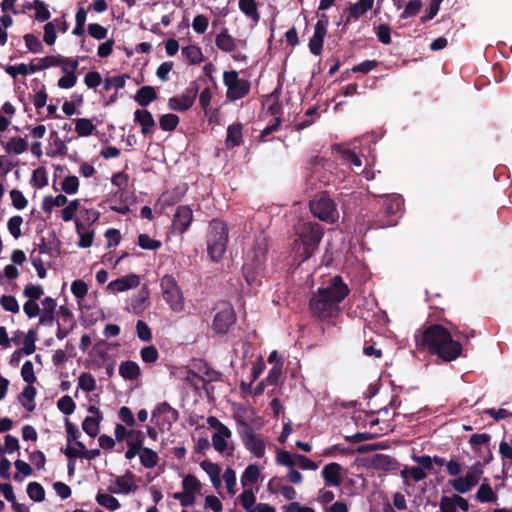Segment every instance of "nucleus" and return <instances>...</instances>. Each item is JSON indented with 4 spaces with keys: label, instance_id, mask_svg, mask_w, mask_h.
I'll return each mask as SVG.
<instances>
[{
    "label": "nucleus",
    "instance_id": "nucleus-1",
    "mask_svg": "<svg viewBox=\"0 0 512 512\" xmlns=\"http://www.w3.org/2000/svg\"><path fill=\"white\" fill-rule=\"evenodd\" d=\"M417 346L430 355H436L443 362H452L462 356L463 345L455 340L444 325L432 323L424 327L415 337Z\"/></svg>",
    "mask_w": 512,
    "mask_h": 512
},
{
    "label": "nucleus",
    "instance_id": "nucleus-2",
    "mask_svg": "<svg viewBox=\"0 0 512 512\" xmlns=\"http://www.w3.org/2000/svg\"><path fill=\"white\" fill-rule=\"evenodd\" d=\"M349 288L341 275L332 277L325 287L313 292L309 299V308L313 316L330 319L340 313V302L349 295Z\"/></svg>",
    "mask_w": 512,
    "mask_h": 512
},
{
    "label": "nucleus",
    "instance_id": "nucleus-3",
    "mask_svg": "<svg viewBox=\"0 0 512 512\" xmlns=\"http://www.w3.org/2000/svg\"><path fill=\"white\" fill-rule=\"evenodd\" d=\"M323 235L324 229L317 222H302L294 227L292 250L300 263L318 251Z\"/></svg>",
    "mask_w": 512,
    "mask_h": 512
},
{
    "label": "nucleus",
    "instance_id": "nucleus-4",
    "mask_svg": "<svg viewBox=\"0 0 512 512\" xmlns=\"http://www.w3.org/2000/svg\"><path fill=\"white\" fill-rule=\"evenodd\" d=\"M379 211L371 221V228L379 229L397 225L405 200L399 193H383L378 196Z\"/></svg>",
    "mask_w": 512,
    "mask_h": 512
},
{
    "label": "nucleus",
    "instance_id": "nucleus-5",
    "mask_svg": "<svg viewBox=\"0 0 512 512\" xmlns=\"http://www.w3.org/2000/svg\"><path fill=\"white\" fill-rule=\"evenodd\" d=\"M229 229L227 224L214 218L209 224L207 233V252L213 261L223 258L228 244Z\"/></svg>",
    "mask_w": 512,
    "mask_h": 512
},
{
    "label": "nucleus",
    "instance_id": "nucleus-6",
    "mask_svg": "<svg viewBox=\"0 0 512 512\" xmlns=\"http://www.w3.org/2000/svg\"><path fill=\"white\" fill-rule=\"evenodd\" d=\"M311 212L326 223H335L339 219V211L335 202L327 192H321L310 202Z\"/></svg>",
    "mask_w": 512,
    "mask_h": 512
},
{
    "label": "nucleus",
    "instance_id": "nucleus-7",
    "mask_svg": "<svg viewBox=\"0 0 512 512\" xmlns=\"http://www.w3.org/2000/svg\"><path fill=\"white\" fill-rule=\"evenodd\" d=\"M163 298L173 312L184 310V297L173 275L166 274L160 280Z\"/></svg>",
    "mask_w": 512,
    "mask_h": 512
},
{
    "label": "nucleus",
    "instance_id": "nucleus-8",
    "mask_svg": "<svg viewBox=\"0 0 512 512\" xmlns=\"http://www.w3.org/2000/svg\"><path fill=\"white\" fill-rule=\"evenodd\" d=\"M223 82L227 88L226 97L236 101L247 96L251 89V83L238 77L237 71H226L223 74Z\"/></svg>",
    "mask_w": 512,
    "mask_h": 512
},
{
    "label": "nucleus",
    "instance_id": "nucleus-9",
    "mask_svg": "<svg viewBox=\"0 0 512 512\" xmlns=\"http://www.w3.org/2000/svg\"><path fill=\"white\" fill-rule=\"evenodd\" d=\"M179 419V412L168 402L158 404L152 412V421L160 432L169 431Z\"/></svg>",
    "mask_w": 512,
    "mask_h": 512
},
{
    "label": "nucleus",
    "instance_id": "nucleus-10",
    "mask_svg": "<svg viewBox=\"0 0 512 512\" xmlns=\"http://www.w3.org/2000/svg\"><path fill=\"white\" fill-rule=\"evenodd\" d=\"M237 321L235 310L229 303H223L214 315L212 329L216 334H227L233 324Z\"/></svg>",
    "mask_w": 512,
    "mask_h": 512
},
{
    "label": "nucleus",
    "instance_id": "nucleus-11",
    "mask_svg": "<svg viewBox=\"0 0 512 512\" xmlns=\"http://www.w3.org/2000/svg\"><path fill=\"white\" fill-rule=\"evenodd\" d=\"M239 424L243 426V429L239 433L246 449L251 451L258 458L264 456L265 442L263 438L257 435L247 423L240 421Z\"/></svg>",
    "mask_w": 512,
    "mask_h": 512
},
{
    "label": "nucleus",
    "instance_id": "nucleus-12",
    "mask_svg": "<svg viewBox=\"0 0 512 512\" xmlns=\"http://www.w3.org/2000/svg\"><path fill=\"white\" fill-rule=\"evenodd\" d=\"M199 92V86L196 81H192L189 87L185 89L180 97H172L168 101L172 111L186 112L195 103V99Z\"/></svg>",
    "mask_w": 512,
    "mask_h": 512
},
{
    "label": "nucleus",
    "instance_id": "nucleus-13",
    "mask_svg": "<svg viewBox=\"0 0 512 512\" xmlns=\"http://www.w3.org/2000/svg\"><path fill=\"white\" fill-rule=\"evenodd\" d=\"M193 222V210L187 205L176 208L172 218V228L178 234H184Z\"/></svg>",
    "mask_w": 512,
    "mask_h": 512
},
{
    "label": "nucleus",
    "instance_id": "nucleus-14",
    "mask_svg": "<svg viewBox=\"0 0 512 512\" xmlns=\"http://www.w3.org/2000/svg\"><path fill=\"white\" fill-rule=\"evenodd\" d=\"M140 283V277L137 274L131 273L111 280L108 284V289L113 292H124L132 288H136Z\"/></svg>",
    "mask_w": 512,
    "mask_h": 512
},
{
    "label": "nucleus",
    "instance_id": "nucleus-15",
    "mask_svg": "<svg viewBox=\"0 0 512 512\" xmlns=\"http://www.w3.org/2000/svg\"><path fill=\"white\" fill-rule=\"evenodd\" d=\"M342 467L338 463H330L322 468L321 475L324 479V484L327 487H339L341 486Z\"/></svg>",
    "mask_w": 512,
    "mask_h": 512
},
{
    "label": "nucleus",
    "instance_id": "nucleus-16",
    "mask_svg": "<svg viewBox=\"0 0 512 512\" xmlns=\"http://www.w3.org/2000/svg\"><path fill=\"white\" fill-rule=\"evenodd\" d=\"M134 121L141 126V132L143 135L153 134V128L155 127V120L150 111L146 108H138L134 112Z\"/></svg>",
    "mask_w": 512,
    "mask_h": 512
},
{
    "label": "nucleus",
    "instance_id": "nucleus-17",
    "mask_svg": "<svg viewBox=\"0 0 512 512\" xmlns=\"http://www.w3.org/2000/svg\"><path fill=\"white\" fill-rule=\"evenodd\" d=\"M280 88L279 86L269 95L265 97L263 105H267V112L276 118H281L283 113L282 104L279 100Z\"/></svg>",
    "mask_w": 512,
    "mask_h": 512
},
{
    "label": "nucleus",
    "instance_id": "nucleus-18",
    "mask_svg": "<svg viewBox=\"0 0 512 512\" xmlns=\"http://www.w3.org/2000/svg\"><path fill=\"white\" fill-rule=\"evenodd\" d=\"M242 129L243 125L240 122L233 123L227 127L225 144L228 149H233L242 144Z\"/></svg>",
    "mask_w": 512,
    "mask_h": 512
},
{
    "label": "nucleus",
    "instance_id": "nucleus-19",
    "mask_svg": "<svg viewBox=\"0 0 512 512\" xmlns=\"http://www.w3.org/2000/svg\"><path fill=\"white\" fill-rule=\"evenodd\" d=\"M374 0H359L357 3L350 4L348 16L345 19V25L349 24L351 19H358L367 11L372 9Z\"/></svg>",
    "mask_w": 512,
    "mask_h": 512
},
{
    "label": "nucleus",
    "instance_id": "nucleus-20",
    "mask_svg": "<svg viewBox=\"0 0 512 512\" xmlns=\"http://www.w3.org/2000/svg\"><path fill=\"white\" fill-rule=\"evenodd\" d=\"M372 465L375 469L391 471L398 468L399 463L396 459L386 454H376L372 458Z\"/></svg>",
    "mask_w": 512,
    "mask_h": 512
},
{
    "label": "nucleus",
    "instance_id": "nucleus-21",
    "mask_svg": "<svg viewBox=\"0 0 512 512\" xmlns=\"http://www.w3.org/2000/svg\"><path fill=\"white\" fill-rule=\"evenodd\" d=\"M215 46L224 52H233L237 48L235 38L228 33L227 29H224L215 37Z\"/></svg>",
    "mask_w": 512,
    "mask_h": 512
},
{
    "label": "nucleus",
    "instance_id": "nucleus-22",
    "mask_svg": "<svg viewBox=\"0 0 512 512\" xmlns=\"http://www.w3.org/2000/svg\"><path fill=\"white\" fill-rule=\"evenodd\" d=\"M75 229L76 233L79 235L78 247L84 249L91 247L94 238V231H86L84 224L79 218L75 219Z\"/></svg>",
    "mask_w": 512,
    "mask_h": 512
},
{
    "label": "nucleus",
    "instance_id": "nucleus-23",
    "mask_svg": "<svg viewBox=\"0 0 512 512\" xmlns=\"http://www.w3.org/2000/svg\"><path fill=\"white\" fill-rule=\"evenodd\" d=\"M140 373V367L134 361H123L119 366V375L125 380H136L140 376Z\"/></svg>",
    "mask_w": 512,
    "mask_h": 512
},
{
    "label": "nucleus",
    "instance_id": "nucleus-24",
    "mask_svg": "<svg viewBox=\"0 0 512 512\" xmlns=\"http://www.w3.org/2000/svg\"><path fill=\"white\" fill-rule=\"evenodd\" d=\"M44 313L39 319L40 324H51L55 319V310L57 307V302L54 298L50 296H46L42 300Z\"/></svg>",
    "mask_w": 512,
    "mask_h": 512
},
{
    "label": "nucleus",
    "instance_id": "nucleus-25",
    "mask_svg": "<svg viewBox=\"0 0 512 512\" xmlns=\"http://www.w3.org/2000/svg\"><path fill=\"white\" fill-rule=\"evenodd\" d=\"M156 98L157 94L153 86H141L134 95V100L143 107L148 106Z\"/></svg>",
    "mask_w": 512,
    "mask_h": 512
},
{
    "label": "nucleus",
    "instance_id": "nucleus-26",
    "mask_svg": "<svg viewBox=\"0 0 512 512\" xmlns=\"http://www.w3.org/2000/svg\"><path fill=\"white\" fill-rule=\"evenodd\" d=\"M238 8L239 10L255 24L258 23L260 19V14L257 9L256 0H238Z\"/></svg>",
    "mask_w": 512,
    "mask_h": 512
},
{
    "label": "nucleus",
    "instance_id": "nucleus-27",
    "mask_svg": "<svg viewBox=\"0 0 512 512\" xmlns=\"http://www.w3.org/2000/svg\"><path fill=\"white\" fill-rule=\"evenodd\" d=\"M36 393V388L32 384H27L19 394V400L27 411H33L35 409L34 399Z\"/></svg>",
    "mask_w": 512,
    "mask_h": 512
},
{
    "label": "nucleus",
    "instance_id": "nucleus-28",
    "mask_svg": "<svg viewBox=\"0 0 512 512\" xmlns=\"http://www.w3.org/2000/svg\"><path fill=\"white\" fill-rule=\"evenodd\" d=\"M334 149L337 153H339L342 160L345 161L346 163L357 168H361L363 166V162L361 161V159L354 150L349 148H343L341 147V145L338 144L334 146Z\"/></svg>",
    "mask_w": 512,
    "mask_h": 512
},
{
    "label": "nucleus",
    "instance_id": "nucleus-29",
    "mask_svg": "<svg viewBox=\"0 0 512 512\" xmlns=\"http://www.w3.org/2000/svg\"><path fill=\"white\" fill-rule=\"evenodd\" d=\"M27 148V141L21 137H13L4 145L6 153H14L15 155H21V153H25Z\"/></svg>",
    "mask_w": 512,
    "mask_h": 512
},
{
    "label": "nucleus",
    "instance_id": "nucleus-30",
    "mask_svg": "<svg viewBox=\"0 0 512 512\" xmlns=\"http://www.w3.org/2000/svg\"><path fill=\"white\" fill-rule=\"evenodd\" d=\"M182 55L187 58L189 65H198L204 61V55L198 46L190 45L182 49Z\"/></svg>",
    "mask_w": 512,
    "mask_h": 512
},
{
    "label": "nucleus",
    "instance_id": "nucleus-31",
    "mask_svg": "<svg viewBox=\"0 0 512 512\" xmlns=\"http://www.w3.org/2000/svg\"><path fill=\"white\" fill-rule=\"evenodd\" d=\"M259 475L260 470L257 465L251 464L247 466L240 478L241 485L243 487L254 485V483H257Z\"/></svg>",
    "mask_w": 512,
    "mask_h": 512
},
{
    "label": "nucleus",
    "instance_id": "nucleus-32",
    "mask_svg": "<svg viewBox=\"0 0 512 512\" xmlns=\"http://www.w3.org/2000/svg\"><path fill=\"white\" fill-rule=\"evenodd\" d=\"M159 456L156 451L151 448L144 447L140 452V462L143 467L152 469L157 466Z\"/></svg>",
    "mask_w": 512,
    "mask_h": 512
},
{
    "label": "nucleus",
    "instance_id": "nucleus-33",
    "mask_svg": "<svg viewBox=\"0 0 512 512\" xmlns=\"http://www.w3.org/2000/svg\"><path fill=\"white\" fill-rule=\"evenodd\" d=\"M67 205V198L64 194H58L57 196H45L42 202V209L50 213L54 207H61Z\"/></svg>",
    "mask_w": 512,
    "mask_h": 512
},
{
    "label": "nucleus",
    "instance_id": "nucleus-34",
    "mask_svg": "<svg viewBox=\"0 0 512 512\" xmlns=\"http://www.w3.org/2000/svg\"><path fill=\"white\" fill-rule=\"evenodd\" d=\"M126 477H128L131 480L133 478L132 472L127 471L125 476H117L115 479V483L119 488V492L129 494L132 491H134L136 487L133 484H131V482L126 479ZM108 490L113 493H118V491L112 490L111 488Z\"/></svg>",
    "mask_w": 512,
    "mask_h": 512
},
{
    "label": "nucleus",
    "instance_id": "nucleus-35",
    "mask_svg": "<svg viewBox=\"0 0 512 512\" xmlns=\"http://www.w3.org/2000/svg\"><path fill=\"white\" fill-rule=\"evenodd\" d=\"M75 131L80 137H89L95 129L94 124L88 118L75 119Z\"/></svg>",
    "mask_w": 512,
    "mask_h": 512
},
{
    "label": "nucleus",
    "instance_id": "nucleus-36",
    "mask_svg": "<svg viewBox=\"0 0 512 512\" xmlns=\"http://www.w3.org/2000/svg\"><path fill=\"white\" fill-rule=\"evenodd\" d=\"M95 499L98 505H101L102 507L110 511H115L120 508V502L111 494L98 493Z\"/></svg>",
    "mask_w": 512,
    "mask_h": 512
},
{
    "label": "nucleus",
    "instance_id": "nucleus-37",
    "mask_svg": "<svg viewBox=\"0 0 512 512\" xmlns=\"http://www.w3.org/2000/svg\"><path fill=\"white\" fill-rule=\"evenodd\" d=\"M87 21V10L83 7L78 8L75 14V26L72 33L76 36H84L85 24Z\"/></svg>",
    "mask_w": 512,
    "mask_h": 512
},
{
    "label": "nucleus",
    "instance_id": "nucleus-38",
    "mask_svg": "<svg viewBox=\"0 0 512 512\" xmlns=\"http://www.w3.org/2000/svg\"><path fill=\"white\" fill-rule=\"evenodd\" d=\"M28 497L34 501L41 502L45 500L46 492L39 482H29L26 487Z\"/></svg>",
    "mask_w": 512,
    "mask_h": 512
},
{
    "label": "nucleus",
    "instance_id": "nucleus-39",
    "mask_svg": "<svg viewBox=\"0 0 512 512\" xmlns=\"http://www.w3.org/2000/svg\"><path fill=\"white\" fill-rule=\"evenodd\" d=\"M449 484L455 491L462 494L469 492L473 488L467 475L450 479Z\"/></svg>",
    "mask_w": 512,
    "mask_h": 512
},
{
    "label": "nucleus",
    "instance_id": "nucleus-40",
    "mask_svg": "<svg viewBox=\"0 0 512 512\" xmlns=\"http://www.w3.org/2000/svg\"><path fill=\"white\" fill-rule=\"evenodd\" d=\"M59 246L60 242L58 240H56L55 243H47L44 236L40 238V241L37 244L39 254H49L51 256H56L59 253Z\"/></svg>",
    "mask_w": 512,
    "mask_h": 512
},
{
    "label": "nucleus",
    "instance_id": "nucleus-41",
    "mask_svg": "<svg viewBox=\"0 0 512 512\" xmlns=\"http://www.w3.org/2000/svg\"><path fill=\"white\" fill-rule=\"evenodd\" d=\"M232 436V431L228 429L227 434L223 435L221 432H215L212 436V443L215 450L219 453H224L228 447L227 440Z\"/></svg>",
    "mask_w": 512,
    "mask_h": 512
},
{
    "label": "nucleus",
    "instance_id": "nucleus-42",
    "mask_svg": "<svg viewBox=\"0 0 512 512\" xmlns=\"http://www.w3.org/2000/svg\"><path fill=\"white\" fill-rule=\"evenodd\" d=\"M138 245L145 250H158L162 244L160 240H153L147 233H140L137 240Z\"/></svg>",
    "mask_w": 512,
    "mask_h": 512
},
{
    "label": "nucleus",
    "instance_id": "nucleus-43",
    "mask_svg": "<svg viewBox=\"0 0 512 512\" xmlns=\"http://www.w3.org/2000/svg\"><path fill=\"white\" fill-rule=\"evenodd\" d=\"M129 77L130 76L128 74L107 77L104 81V90L109 91L112 87L117 90L123 89L126 84V79Z\"/></svg>",
    "mask_w": 512,
    "mask_h": 512
},
{
    "label": "nucleus",
    "instance_id": "nucleus-44",
    "mask_svg": "<svg viewBox=\"0 0 512 512\" xmlns=\"http://www.w3.org/2000/svg\"><path fill=\"white\" fill-rule=\"evenodd\" d=\"M47 170L41 166L33 170L31 184L36 188H43L47 186Z\"/></svg>",
    "mask_w": 512,
    "mask_h": 512
},
{
    "label": "nucleus",
    "instance_id": "nucleus-45",
    "mask_svg": "<svg viewBox=\"0 0 512 512\" xmlns=\"http://www.w3.org/2000/svg\"><path fill=\"white\" fill-rule=\"evenodd\" d=\"M238 499L240 504L244 510L254 509L256 507V495L252 489L244 490L239 496Z\"/></svg>",
    "mask_w": 512,
    "mask_h": 512
},
{
    "label": "nucleus",
    "instance_id": "nucleus-46",
    "mask_svg": "<svg viewBox=\"0 0 512 512\" xmlns=\"http://www.w3.org/2000/svg\"><path fill=\"white\" fill-rule=\"evenodd\" d=\"M179 124V117L175 114H165L159 118V126L163 131H174Z\"/></svg>",
    "mask_w": 512,
    "mask_h": 512
},
{
    "label": "nucleus",
    "instance_id": "nucleus-47",
    "mask_svg": "<svg viewBox=\"0 0 512 512\" xmlns=\"http://www.w3.org/2000/svg\"><path fill=\"white\" fill-rule=\"evenodd\" d=\"M33 9L35 10L36 21H47L50 18V11L47 9L45 2L41 0H34L32 2Z\"/></svg>",
    "mask_w": 512,
    "mask_h": 512
},
{
    "label": "nucleus",
    "instance_id": "nucleus-48",
    "mask_svg": "<svg viewBox=\"0 0 512 512\" xmlns=\"http://www.w3.org/2000/svg\"><path fill=\"white\" fill-rule=\"evenodd\" d=\"M423 7V2L421 0H409L400 15L402 19H406L409 17L416 16Z\"/></svg>",
    "mask_w": 512,
    "mask_h": 512
},
{
    "label": "nucleus",
    "instance_id": "nucleus-49",
    "mask_svg": "<svg viewBox=\"0 0 512 512\" xmlns=\"http://www.w3.org/2000/svg\"><path fill=\"white\" fill-rule=\"evenodd\" d=\"M23 224V218L21 215L12 216L7 222V229L9 233L15 238H19L22 235L21 226Z\"/></svg>",
    "mask_w": 512,
    "mask_h": 512
},
{
    "label": "nucleus",
    "instance_id": "nucleus-50",
    "mask_svg": "<svg viewBox=\"0 0 512 512\" xmlns=\"http://www.w3.org/2000/svg\"><path fill=\"white\" fill-rule=\"evenodd\" d=\"M78 387L86 392L96 388V381L90 372H82L78 379Z\"/></svg>",
    "mask_w": 512,
    "mask_h": 512
},
{
    "label": "nucleus",
    "instance_id": "nucleus-51",
    "mask_svg": "<svg viewBox=\"0 0 512 512\" xmlns=\"http://www.w3.org/2000/svg\"><path fill=\"white\" fill-rule=\"evenodd\" d=\"M183 490L193 493L196 495L201 489V484L199 480L193 474H188L183 478L182 481Z\"/></svg>",
    "mask_w": 512,
    "mask_h": 512
},
{
    "label": "nucleus",
    "instance_id": "nucleus-52",
    "mask_svg": "<svg viewBox=\"0 0 512 512\" xmlns=\"http://www.w3.org/2000/svg\"><path fill=\"white\" fill-rule=\"evenodd\" d=\"M24 43H26V48L32 53H40L44 49L41 40L31 33H27L24 36Z\"/></svg>",
    "mask_w": 512,
    "mask_h": 512
},
{
    "label": "nucleus",
    "instance_id": "nucleus-53",
    "mask_svg": "<svg viewBox=\"0 0 512 512\" xmlns=\"http://www.w3.org/2000/svg\"><path fill=\"white\" fill-rule=\"evenodd\" d=\"M70 289L72 294L78 299H83L89 291L88 284L82 279L72 281Z\"/></svg>",
    "mask_w": 512,
    "mask_h": 512
},
{
    "label": "nucleus",
    "instance_id": "nucleus-54",
    "mask_svg": "<svg viewBox=\"0 0 512 512\" xmlns=\"http://www.w3.org/2000/svg\"><path fill=\"white\" fill-rule=\"evenodd\" d=\"M483 464L479 462V460L472 465L469 470L466 472L467 477L470 480V483L474 486L478 485L481 475L483 474Z\"/></svg>",
    "mask_w": 512,
    "mask_h": 512
},
{
    "label": "nucleus",
    "instance_id": "nucleus-55",
    "mask_svg": "<svg viewBox=\"0 0 512 512\" xmlns=\"http://www.w3.org/2000/svg\"><path fill=\"white\" fill-rule=\"evenodd\" d=\"M0 304L4 308L5 311L11 312V313H19L20 306L17 301V299L12 295H4L0 299Z\"/></svg>",
    "mask_w": 512,
    "mask_h": 512
},
{
    "label": "nucleus",
    "instance_id": "nucleus-56",
    "mask_svg": "<svg viewBox=\"0 0 512 512\" xmlns=\"http://www.w3.org/2000/svg\"><path fill=\"white\" fill-rule=\"evenodd\" d=\"M57 408L64 414L70 415L75 411L76 404L67 394L57 401Z\"/></svg>",
    "mask_w": 512,
    "mask_h": 512
},
{
    "label": "nucleus",
    "instance_id": "nucleus-57",
    "mask_svg": "<svg viewBox=\"0 0 512 512\" xmlns=\"http://www.w3.org/2000/svg\"><path fill=\"white\" fill-rule=\"evenodd\" d=\"M476 498L481 502H490V501H493L496 499V495L493 492L490 485L487 482H484L480 486V488L476 494Z\"/></svg>",
    "mask_w": 512,
    "mask_h": 512
},
{
    "label": "nucleus",
    "instance_id": "nucleus-58",
    "mask_svg": "<svg viewBox=\"0 0 512 512\" xmlns=\"http://www.w3.org/2000/svg\"><path fill=\"white\" fill-rule=\"evenodd\" d=\"M101 422L102 421L92 419V416H87L82 423V428L90 437H95L99 433V425Z\"/></svg>",
    "mask_w": 512,
    "mask_h": 512
},
{
    "label": "nucleus",
    "instance_id": "nucleus-59",
    "mask_svg": "<svg viewBox=\"0 0 512 512\" xmlns=\"http://www.w3.org/2000/svg\"><path fill=\"white\" fill-rule=\"evenodd\" d=\"M141 359L146 363H154L159 358V353L154 345L145 346L140 350Z\"/></svg>",
    "mask_w": 512,
    "mask_h": 512
},
{
    "label": "nucleus",
    "instance_id": "nucleus-60",
    "mask_svg": "<svg viewBox=\"0 0 512 512\" xmlns=\"http://www.w3.org/2000/svg\"><path fill=\"white\" fill-rule=\"evenodd\" d=\"M57 316L62 324H65L66 326L72 327L74 329L76 322L72 312L67 306H61L57 312Z\"/></svg>",
    "mask_w": 512,
    "mask_h": 512
},
{
    "label": "nucleus",
    "instance_id": "nucleus-61",
    "mask_svg": "<svg viewBox=\"0 0 512 512\" xmlns=\"http://www.w3.org/2000/svg\"><path fill=\"white\" fill-rule=\"evenodd\" d=\"M10 199L12 201V205L18 210L25 209L27 206V200L21 190L12 189L10 191Z\"/></svg>",
    "mask_w": 512,
    "mask_h": 512
},
{
    "label": "nucleus",
    "instance_id": "nucleus-62",
    "mask_svg": "<svg viewBox=\"0 0 512 512\" xmlns=\"http://www.w3.org/2000/svg\"><path fill=\"white\" fill-rule=\"evenodd\" d=\"M63 72L66 75L58 80V87H60L61 89H70V87H74L77 82L76 73H74L73 71H67V69H64Z\"/></svg>",
    "mask_w": 512,
    "mask_h": 512
},
{
    "label": "nucleus",
    "instance_id": "nucleus-63",
    "mask_svg": "<svg viewBox=\"0 0 512 512\" xmlns=\"http://www.w3.org/2000/svg\"><path fill=\"white\" fill-rule=\"evenodd\" d=\"M21 376L27 384H33L36 382L37 378L34 374V367L31 361L27 360L23 364L21 369Z\"/></svg>",
    "mask_w": 512,
    "mask_h": 512
},
{
    "label": "nucleus",
    "instance_id": "nucleus-64",
    "mask_svg": "<svg viewBox=\"0 0 512 512\" xmlns=\"http://www.w3.org/2000/svg\"><path fill=\"white\" fill-rule=\"evenodd\" d=\"M79 180L75 176H68L62 181V189L68 194H74L78 191Z\"/></svg>",
    "mask_w": 512,
    "mask_h": 512
}]
</instances>
